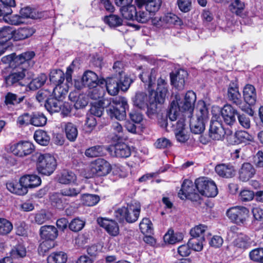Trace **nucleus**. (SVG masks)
<instances>
[{
  "label": "nucleus",
  "mask_w": 263,
  "mask_h": 263,
  "mask_svg": "<svg viewBox=\"0 0 263 263\" xmlns=\"http://www.w3.org/2000/svg\"><path fill=\"white\" fill-rule=\"evenodd\" d=\"M227 133L224 131L222 124L218 121H211L209 136L213 140H221Z\"/></svg>",
  "instance_id": "nucleus-17"
},
{
  "label": "nucleus",
  "mask_w": 263,
  "mask_h": 263,
  "mask_svg": "<svg viewBox=\"0 0 263 263\" xmlns=\"http://www.w3.org/2000/svg\"><path fill=\"white\" fill-rule=\"evenodd\" d=\"M68 85H57L53 90V94L56 99L62 100L65 97L68 92Z\"/></svg>",
  "instance_id": "nucleus-51"
},
{
  "label": "nucleus",
  "mask_w": 263,
  "mask_h": 263,
  "mask_svg": "<svg viewBox=\"0 0 263 263\" xmlns=\"http://www.w3.org/2000/svg\"><path fill=\"white\" fill-rule=\"evenodd\" d=\"M47 122V118L43 114L39 112L31 114V125L34 126H43Z\"/></svg>",
  "instance_id": "nucleus-46"
},
{
  "label": "nucleus",
  "mask_w": 263,
  "mask_h": 263,
  "mask_svg": "<svg viewBox=\"0 0 263 263\" xmlns=\"http://www.w3.org/2000/svg\"><path fill=\"white\" fill-rule=\"evenodd\" d=\"M227 215L233 222L240 225L244 224L249 216V210L246 207L236 206L229 209Z\"/></svg>",
  "instance_id": "nucleus-9"
},
{
  "label": "nucleus",
  "mask_w": 263,
  "mask_h": 263,
  "mask_svg": "<svg viewBox=\"0 0 263 263\" xmlns=\"http://www.w3.org/2000/svg\"><path fill=\"white\" fill-rule=\"evenodd\" d=\"M187 76V72L183 69L179 70L175 73H171V83L178 90H182L184 88L185 80Z\"/></svg>",
  "instance_id": "nucleus-19"
},
{
  "label": "nucleus",
  "mask_w": 263,
  "mask_h": 263,
  "mask_svg": "<svg viewBox=\"0 0 263 263\" xmlns=\"http://www.w3.org/2000/svg\"><path fill=\"white\" fill-rule=\"evenodd\" d=\"M227 139L230 144L234 145L252 141L253 138L252 135L244 130H239L233 134L232 132L229 130L227 133Z\"/></svg>",
  "instance_id": "nucleus-12"
},
{
  "label": "nucleus",
  "mask_w": 263,
  "mask_h": 263,
  "mask_svg": "<svg viewBox=\"0 0 263 263\" xmlns=\"http://www.w3.org/2000/svg\"><path fill=\"white\" fill-rule=\"evenodd\" d=\"M20 13L22 18L37 19L41 17V13L37 12L35 9L29 6L22 8L20 10Z\"/></svg>",
  "instance_id": "nucleus-38"
},
{
  "label": "nucleus",
  "mask_w": 263,
  "mask_h": 263,
  "mask_svg": "<svg viewBox=\"0 0 263 263\" xmlns=\"http://www.w3.org/2000/svg\"><path fill=\"white\" fill-rule=\"evenodd\" d=\"M245 8V4L242 1H232L229 6L230 11L237 15L242 17L243 11Z\"/></svg>",
  "instance_id": "nucleus-47"
},
{
  "label": "nucleus",
  "mask_w": 263,
  "mask_h": 263,
  "mask_svg": "<svg viewBox=\"0 0 263 263\" xmlns=\"http://www.w3.org/2000/svg\"><path fill=\"white\" fill-rule=\"evenodd\" d=\"M250 258L255 261L263 263V248H257L250 252Z\"/></svg>",
  "instance_id": "nucleus-62"
},
{
  "label": "nucleus",
  "mask_w": 263,
  "mask_h": 263,
  "mask_svg": "<svg viewBox=\"0 0 263 263\" xmlns=\"http://www.w3.org/2000/svg\"><path fill=\"white\" fill-rule=\"evenodd\" d=\"M12 152L16 156L24 157L30 155L33 151V145L29 142H22L14 144Z\"/></svg>",
  "instance_id": "nucleus-16"
},
{
  "label": "nucleus",
  "mask_w": 263,
  "mask_h": 263,
  "mask_svg": "<svg viewBox=\"0 0 263 263\" xmlns=\"http://www.w3.org/2000/svg\"><path fill=\"white\" fill-rule=\"evenodd\" d=\"M82 81L83 85L89 89L97 86L99 83L103 84L104 82V80H99L98 76L94 72L89 70L85 72L82 76Z\"/></svg>",
  "instance_id": "nucleus-18"
},
{
  "label": "nucleus",
  "mask_w": 263,
  "mask_h": 263,
  "mask_svg": "<svg viewBox=\"0 0 263 263\" xmlns=\"http://www.w3.org/2000/svg\"><path fill=\"white\" fill-rule=\"evenodd\" d=\"M65 132L67 138L73 142L77 138L78 132L76 125L71 122L66 123L65 125Z\"/></svg>",
  "instance_id": "nucleus-41"
},
{
  "label": "nucleus",
  "mask_w": 263,
  "mask_h": 263,
  "mask_svg": "<svg viewBox=\"0 0 263 263\" xmlns=\"http://www.w3.org/2000/svg\"><path fill=\"white\" fill-rule=\"evenodd\" d=\"M60 100L55 97L48 98L46 100L45 107L49 112L52 114L60 110L61 102Z\"/></svg>",
  "instance_id": "nucleus-36"
},
{
  "label": "nucleus",
  "mask_w": 263,
  "mask_h": 263,
  "mask_svg": "<svg viewBox=\"0 0 263 263\" xmlns=\"http://www.w3.org/2000/svg\"><path fill=\"white\" fill-rule=\"evenodd\" d=\"M215 171L217 174L224 178H231L234 175L235 170L230 164H220L216 166Z\"/></svg>",
  "instance_id": "nucleus-29"
},
{
  "label": "nucleus",
  "mask_w": 263,
  "mask_h": 263,
  "mask_svg": "<svg viewBox=\"0 0 263 263\" xmlns=\"http://www.w3.org/2000/svg\"><path fill=\"white\" fill-rule=\"evenodd\" d=\"M196 191L193 182L190 180L185 179L178 193V196L182 199L189 198L193 200H197L199 199V196Z\"/></svg>",
  "instance_id": "nucleus-11"
},
{
  "label": "nucleus",
  "mask_w": 263,
  "mask_h": 263,
  "mask_svg": "<svg viewBox=\"0 0 263 263\" xmlns=\"http://www.w3.org/2000/svg\"><path fill=\"white\" fill-rule=\"evenodd\" d=\"M13 40V29L10 26H4L0 29V44L3 45L10 39Z\"/></svg>",
  "instance_id": "nucleus-39"
},
{
  "label": "nucleus",
  "mask_w": 263,
  "mask_h": 263,
  "mask_svg": "<svg viewBox=\"0 0 263 263\" xmlns=\"http://www.w3.org/2000/svg\"><path fill=\"white\" fill-rule=\"evenodd\" d=\"M227 98L232 104L236 105L241 110L246 112L249 116L253 117L254 114V110L251 107L243 103L241 96L239 91L238 87L236 83L231 82L227 90Z\"/></svg>",
  "instance_id": "nucleus-4"
},
{
  "label": "nucleus",
  "mask_w": 263,
  "mask_h": 263,
  "mask_svg": "<svg viewBox=\"0 0 263 263\" xmlns=\"http://www.w3.org/2000/svg\"><path fill=\"white\" fill-rule=\"evenodd\" d=\"M10 254L12 258L18 259L23 258L26 255V249L23 245L19 243L13 247Z\"/></svg>",
  "instance_id": "nucleus-45"
},
{
  "label": "nucleus",
  "mask_w": 263,
  "mask_h": 263,
  "mask_svg": "<svg viewBox=\"0 0 263 263\" xmlns=\"http://www.w3.org/2000/svg\"><path fill=\"white\" fill-rule=\"evenodd\" d=\"M33 74L27 71L26 79L31 80L28 83L29 88L30 90H35L41 88L46 82L47 77L44 73H41L35 78H33Z\"/></svg>",
  "instance_id": "nucleus-21"
},
{
  "label": "nucleus",
  "mask_w": 263,
  "mask_h": 263,
  "mask_svg": "<svg viewBox=\"0 0 263 263\" xmlns=\"http://www.w3.org/2000/svg\"><path fill=\"white\" fill-rule=\"evenodd\" d=\"M168 84L165 77H160L157 80L156 90L152 88L149 90L150 93V105L147 115L151 118H154L158 114V105L164 102L165 97L168 91Z\"/></svg>",
  "instance_id": "nucleus-2"
},
{
  "label": "nucleus",
  "mask_w": 263,
  "mask_h": 263,
  "mask_svg": "<svg viewBox=\"0 0 263 263\" xmlns=\"http://www.w3.org/2000/svg\"><path fill=\"white\" fill-rule=\"evenodd\" d=\"M34 138L37 143L43 146L47 145L50 141V137L47 133L41 129L35 132Z\"/></svg>",
  "instance_id": "nucleus-43"
},
{
  "label": "nucleus",
  "mask_w": 263,
  "mask_h": 263,
  "mask_svg": "<svg viewBox=\"0 0 263 263\" xmlns=\"http://www.w3.org/2000/svg\"><path fill=\"white\" fill-rule=\"evenodd\" d=\"M13 226L11 221L4 218H0V235L7 236L12 231Z\"/></svg>",
  "instance_id": "nucleus-44"
},
{
  "label": "nucleus",
  "mask_w": 263,
  "mask_h": 263,
  "mask_svg": "<svg viewBox=\"0 0 263 263\" xmlns=\"http://www.w3.org/2000/svg\"><path fill=\"white\" fill-rule=\"evenodd\" d=\"M137 6L144 9L152 15L157 12L161 6V1H136Z\"/></svg>",
  "instance_id": "nucleus-27"
},
{
  "label": "nucleus",
  "mask_w": 263,
  "mask_h": 263,
  "mask_svg": "<svg viewBox=\"0 0 263 263\" xmlns=\"http://www.w3.org/2000/svg\"><path fill=\"white\" fill-rule=\"evenodd\" d=\"M140 212V206L133 204H127L116 211V217L119 220H125L128 223H133L138 219Z\"/></svg>",
  "instance_id": "nucleus-6"
},
{
  "label": "nucleus",
  "mask_w": 263,
  "mask_h": 263,
  "mask_svg": "<svg viewBox=\"0 0 263 263\" xmlns=\"http://www.w3.org/2000/svg\"><path fill=\"white\" fill-rule=\"evenodd\" d=\"M37 155L36 168L38 172L45 175H51L57 165L55 158L49 154H39Z\"/></svg>",
  "instance_id": "nucleus-5"
},
{
  "label": "nucleus",
  "mask_w": 263,
  "mask_h": 263,
  "mask_svg": "<svg viewBox=\"0 0 263 263\" xmlns=\"http://www.w3.org/2000/svg\"><path fill=\"white\" fill-rule=\"evenodd\" d=\"M103 107H106L108 115L111 119L123 120L126 117V110L128 107L127 101L123 98H116L111 101L104 99Z\"/></svg>",
  "instance_id": "nucleus-3"
},
{
  "label": "nucleus",
  "mask_w": 263,
  "mask_h": 263,
  "mask_svg": "<svg viewBox=\"0 0 263 263\" xmlns=\"http://www.w3.org/2000/svg\"><path fill=\"white\" fill-rule=\"evenodd\" d=\"M49 199L52 206L59 209H62L64 208V200L61 193L50 194Z\"/></svg>",
  "instance_id": "nucleus-49"
},
{
  "label": "nucleus",
  "mask_w": 263,
  "mask_h": 263,
  "mask_svg": "<svg viewBox=\"0 0 263 263\" xmlns=\"http://www.w3.org/2000/svg\"><path fill=\"white\" fill-rule=\"evenodd\" d=\"M133 102L134 105L136 106L140 109H144L146 107L147 111H148L150 105V96H149L148 103V97L145 93L142 92L137 93L134 98Z\"/></svg>",
  "instance_id": "nucleus-32"
},
{
  "label": "nucleus",
  "mask_w": 263,
  "mask_h": 263,
  "mask_svg": "<svg viewBox=\"0 0 263 263\" xmlns=\"http://www.w3.org/2000/svg\"><path fill=\"white\" fill-rule=\"evenodd\" d=\"M250 238L247 236L240 235L233 241V246L236 250L242 252L251 247Z\"/></svg>",
  "instance_id": "nucleus-33"
},
{
  "label": "nucleus",
  "mask_w": 263,
  "mask_h": 263,
  "mask_svg": "<svg viewBox=\"0 0 263 263\" xmlns=\"http://www.w3.org/2000/svg\"><path fill=\"white\" fill-rule=\"evenodd\" d=\"M90 90L88 92V96L93 100H97L101 98L103 95V88L99 86L98 84L97 86L95 87H91L89 89Z\"/></svg>",
  "instance_id": "nucleus-61"
},
{
  "label": "nucleus",
  "mask_w": 263,
  "mask_h": 263,
  "mask_svg": "<svg viewBox=\"0 0 263 263\" xmlns=\"http://www.w3.org/2000/svg\"><path fill=\"white\" fill-rule=\"evenodd\" d=\"M35 32V29L31 27L26 26L13 29V40L23 41L31 37Z\"/></svg>",
  "instance_id": "nucleus-23"
},
{
  "label": "nucleus",
  "mask_w": 263,
  "mask_h": 263,
  "mask_svg": "<svg viewBox=\"0 0 263 263\" xmlns=\"http://www.w3.org/2000/svg\"><path fill=\"white\" fill-rule=\"evenodd\" d=\"M207 230L206 226L200 224L193 228L190 230V234L192 237H205V233Z\"/></svg>",
  "instance_id": "nucleus-57"
},
{
  "label": "nucleus",
  "mask_w": 263,
  "mask_h": 263,
  "mask_svg": "<svg viewBox=\"0 0 263 263\" xmlns=\"http://www.w3.org/2000/svg\"><path fill=\"white\" fill-rule=\"evenodd\" d=\"M31 114L25 112L20 115L17 119L16 123L20 127L27 126L31 124Z\"/></svg>",
  "instance_id": "nucleus-59"
},
{
  "label": "nucleus",
  "mask_w": 263,
  "mask_h": 263,
  "mask_svg": "<svg viewBox=\"0 0 263 263\" xmlns=\"http://www.w3.org/2000/svg\"><path fill=\"white\" fill-rule=\"evenodd\" d=\"M163 239L165 242H167L170 244H174L182 240L183 239V235L182 233H174L173 230H169L164 235Z\"/></svg>",
  "instance_id": "nucleus-42"
},
{
  "label": "nucleus",
  "mask_w": 263,
  "mask_h": 263,
  "mask_svg": "<svg viewBox=\"0 0 263 263\" xmlns=\"http://www.w3.org/2000/svg\"><path fill=\"white\" fill-rule=\"evenodd\" d=\"M117 7H120V11L123 17L126 20H134L137 8L133 1H114Z\"/></svg>",
  "instance_id": "nucleus-13"
},
{
  "label": "nucleus",
  "mask_w": 263,
  "mask_h": 263,
  "mask_svg": "<svg viewBox=\"0 0 263 263\" xmlns=\"http://www.w3.org/2000/svg\"><path fill=\"white\" fill-rule=\"evenodd\" d=\"M243 96L245 102L249 104V107L255 104L256 101V92L254 86L251 84L246 85L243 88Z\"/></svg>",
  "instance_id": "nucleus-26"
},
{
  "label": "nucleus",
  "mask_w": 263,
  "mask_h": 263,
  "mask_svg": "<svg viewBox=\"0 0 263 263\" xmlns=\"http://www.w3.org/2000/svg\"><path fill=\"white\" fill-rule=\"evenodd\" d=\"M34 56L35 53L32 51L25 52L15 58L14 62L26 69L28 67L33 65L34 63L31 60Z\"/></svg>",
  "instance_id": "nucleus-24"
},
{
  "label": "nucleus",
  "mask_w": 263,
  "mask_h": 263,
  "mask_svg": "<svg viewBox=\"0 0 263 263\" xmlns=\"http://www.w3.org/2000/svg\"><path fill=\"white\" fill-rule=\"evenodd\" d=\"M76 180V176L72 172L64 171L59 177V182L62 184H69Z\"/></svg>",
  "instance_id": "nucleus-53"
},
{
  "label": "nucleus",
  "mask_w": 263,
  "mask_h": 263,
  "mask_svg": "<svg viewBox=\"0 0 263 263\" xmlns=\"http://www.w3.org/2000/svg\"><path fill=\"white\" fill-rule=\"evenodd\" d=\"M196 100V94L193 91H187L183 101L177 103L173 101L171 102L168 117L173 121L178 118L180 111L184 112L182 116L190 119L191 132L195 134H200L205 129V124L209 119V111L205 102L200 101L195 108V115H193Z\"/></svg>",
  "instance_id": "nucleus-1"
},
{
  "label": "nucleus",
  "mask_w": 263,
  "mask_h": 263,
  "mask_svg": "<svg viewBox=\"0 0 263 263\" xmlns=\"http://www.w3.org/2000/svg\"><path fill=\"white\" fill-rule=\"evenodd\" d=\"M158 75V69L153 68L150 70H146L140 75L141 81L147 86L148 90H150L155 85L156 77Z\"/></svg>",
  "instance_id": "nucleus-20"
},
{
  "label": "nucleus",
  "mask_w": 263,
  "mask_h": 263,
  "mask_svg": "<svg viewBox=\"0 0 263 263\" xmlns=\"http://www.w3.org/2000/svg\"><path fill=\"white\" fill-rule=\"evenodd\" d=\"M117 79L115 77H113L108 78L106 81H104V83H105L106 84V89L108 93L111 96L117 95L119 88H120Z\"/></svg>",
  "instance_id": "nucleus-35"
},
{
  "label": "nucleus",
  "mask_w": 263,
  "mask_h": 263,
  "mask_svg": "<svg viewBox=\"0 0 263 263\" xmlns=\"http://www.w3.org/2000/svg\"><path fill=\"white\" fill-rule=\"evenodd\" d=\"M103 146L96 145L86 149L85 155L89 158L99 157L103 154Z\"/></svg>",
  "instance_id": "nucleus-54"
},
{
  "label": "nucleus",
  "mask_w": 263,
  "mask_h": 263,
  "mask_svg": "<svg viewBox=\"0 0 263 263\" xmlns=\"http://www.w3.org/2000/svg\"><path fill=\"white\" fill-rule=\"evenodd\" d=\"M40 235L42 239L44 240L40 246L44 251L47 250L46 248H44L46 247L49 240H50V244L47 249H51L54 247L53 241L58 235V231L54 226L49 225L42 226L40 229Z\"/></svg>",
  "instance_id": "nucleus-8"
},
{
  "label": "nucleus",
  "mask_w": 263,
  "mask_h": 263,
  "mask_svg": "<svg viewBox=\"0 0 263 263\" xmlns=\"http://www.w3.org/2000/svg\"><path fill=\"white\" fill-rule=\"evenodd\" d=\"M21 182L28 190V188L39 186L41 183V179L36 175H26L21 177Z\"/></svg>",
  "instance_id": "nucleus-31"
},
{
  "label": "nucleus",
  "mask_w": 263,
  "mask_h": 263,
  "mask_svg": "<svg viewBox=\"0 0 263 263\" xmlns=\"http://www.w3.org/2000/svg\"><path fill=\"white\" fill-rule=\"evenodd\" d=\"M238 112L230 104H226L221 110V114L224 122L229 125H232L236 122L235 116Z\"/></svg>",
  "instance_id": "nucleus-14"
},
{
  "label": "nucleus",
  "mask_w": 263,
  "mask_h": 263,
  "mask_svg": "<svg viewBox=\"0 0 263 263\" xmlns=\"http://www.w3.org/2000/svg\"><path fill=\"white\" fill-rule=\"evenodd\" d=\"M6 186L10 192L18 195H24L28 192V190L21 182V178L18 182L15 181L7 183Z\"/></svg>",
  "instance_id": "nucleus-30"
},
{
  "label": "nucleus",
  "mask_w": 263,
  "mask_h": 263,
  "mask_svg": "<svg viewBox=\"0 0 263 263\" xmlns=\"http://www.w3.org/2000/svg\"><path fill=\"white\" fill-rule=\"evenodd\" d=\"M254 166L250 163H243L239 170V179L243 182H247L255 174Z\"/></svg>",
  "instance_id": "nucleus-22"
},
{
  "label": "nucleus",
  "mask_w": 263,
  "mask_h": 263,
  "mask_svg": "<svg viewBox=\"0 0 263 263\" xmlns=\"http://www.w3.org/2000/svg\"><path fill=\"white\" fill-rule=\"evenodd\" d=\"M24 98V96L18 97L16 94L9 92L5 97V103L8 106L16 105L22 102Z\"/></svg>",
  "instance_id": "nucleus-48"
},
{
  "label": "nucleus",
  "mask_w": 263,
  "mask_h": 263,
  "mask_svg": "<svg viewBox=\"0 0 263 263\" xmlns=\"http://www.w3.org/2000/svg\"><path fill=\"white\" fill-rule=\"evenodd\" d=\"M85 226V222L79 218L73 219L69 224V229L74 232L81 230Z\"/></svg>",
  "instance_id": "nucleus-64"
},
{
  "label": "nucleus",
  "mask_w": 263,
  "mask_h": 263,
  "mask_svg": "<svg viewBox=\"0 0 263 263\" xmlns=\"http://www.w3.org/2000/svg\"><path fill=\"white\" fill-rule=\"evenodd\" d=\"M48 263H66L67 255L63 251H55L50 253L47 258Z\"/></svg>",
  "instance_id": "nucleus-34"
},
{
  "label": "nucleus",
  "mask_w": 263,
  "mask_h": 263,
  "mask_svg": "<svg viewBox=\"0 0 263 263\" xmlns=\"http://www.w3.org/2000/svg\"><path fill=\"white\" fill-rule=\"evenodd\" d=\"M139 228L144 235H150L153 233V224L148 218H143L139 224Z\"/></svg>",
  "instance_id": "nucleus-56"
},
{
  "label": "nucleus",
  "mask_w": 263,
  "mask_h": 263,
  "mask_svg": "<svg viewBox=\"0 0 263 263\" xmlns=\"http://www.w3.org/2000/svg\"><path fill=\"white\" fill-rule=\"evenodd\" d=\"M97 222L100 227L104 228L109 235L116 236L119 234V226L115 220L99 217L97 219Z\"/></svg>",
  "instance_id": "nucleus-15"
},
{
  "label": "nucleus",
  "mask_w": 263,
  "mask_h": 263,
  "mask_svg": "<svg viewBox=\"0 0 263 263\" xmlns=\"http://www.w3.org/2000/svg\"><path fill=\"white\" fill-rule=\"evenodd\" d=\"M104 22L111 27H116L122 24V19L118 15L111 14L106 16L104 18Z\"/></svg>",
  "instance_id": "nucleus-55"
},
{
  "label": "nucleus",
  "mask_w": 263,
  "mask_h": 263,
  "mask_svg": "<svg viewBox=\"0 0 263 263\" xmlns=\"http://www.w3.org/2000/svg\"><path fill=\"white\" fill-rule=\"evenodd\" d=\"M84 204L91 206L96 205L100 200V198L96 195L86 194L83 196Z\"/></svg>",
  "instance_id": "nucleus-60"
},
{
  "label": "nucleus",
  "mask_w": 263,
  "mask_h": 263,
  "mask_svg": "<svg viewBox=\"0 0 263 263\" xmlns=\"http://www.w3.org/2000/svg\"><path fill=\"white\" fill-rule=\"evenodd\" d=\"M204 240L205 237H192L188 241V245L193 250L200 251L203 249V242Z\"/></svg>",
  "instance_id": "nucleus-52"
},
{
  "label": "nucleus",
  "mask_w": 263,
  "mask_h": 263,
  "mask_svg": "<svg viewBox=\"0 0 263 263\" xmlns=\"http://www.w3.org/2000/svg\"><path fill=\"white\" fill-rule=\"evenodd\" d=\"M111 170L109 163L102 158L96 159L90 165V172L93 176H106L110 173Z\"/></svg>",
  "instance_id": "nucleus-10"
},
{
  "label": "nucleus",
  "mask_w": 263,
  "mask_h": 263,
  "mask_svg": "<svg viewBox=\"0 0 263 263\" xmlns=\"http://www.w3.org/2000/svg\"><path fill=\"white\" fill-rule=\"evenodd\" d=\"M114 151L116 157L126 158L131 155L130 147L125 143L119 142L114 146Z\"/></svg>",
  "instance_id": "nucleus-28"
},
{
  "label": "nucleus",
  "mask_w": 263,
  "mask_h": 263,
  "mask_svg": "<svg viewBox=\"0 0 263 263\" xmlns=\"http://www.w3.org/2000/svg\"><path fill=\"white\" fill-rule=\"evenodd\" d=\"M195 184L196 190L203 196L214 197L217 195L218 190L215 182L208 178L197 179Z\"/></svg>",
  "instance_id": "nucleus-7"
},
{
  "label": "nucleus",
  "mask_w": 263,
  "mask_h": 263,
  "mask_svg": "<svg viewBox=\"0 0 263 263\" xmlns=\"http://www.w3.org/2000/svg\"><path fill=\"white\" fill-rule=\"evenodd\" d=\"M237 119L240 125L245 129H249L251 127V120L248 115L245 114L238 113Z\"/></svg>",
  "instance_id": "nucleus-63"
},
{
  "label": "nucleus",
  "mask_w": 263,
  "mask_h": 263,
  "mask_svg": "<svg viewBox=\"0 0 263 263\" xmlns=\"http://www.w3.org/2000/svg\"><path fill=\"white\" fill-rule=\"evenodd\" d=\"M22 69L21 71L13 72L5 78V82L8 86H11L18 83L22 85L20 81L23 78L26 79L27 70L24 67H21Z\"/></svg>",
  "instance_id": "nucleus-25"
},
{
  "label": "nucleus",
  "mask_w": 263,
  "mask_h": 263,
  "mask_svg": "<svg viewBox=\"0 0 263 263\" xmlns=\"http://www.w3.org/2000/svg\"><path fill=\"white\" fill-rule=\"evenodd\" d=\"M137 8L134 20L141 23H146L151 18V14L147 11H145L144 8H139L138 6Z\"/></svg>",
  "instance_id": "nucleus-50"
},
{
  "label": "nucleus",
  "mask_w": 263,
  "mask_h": 263,
  "mask_svg": "<svg viewBox=\"0 0 263 263\" xmlns=\"http://www.w3.org/2000/svg\"><path fill=\"white\" fill-rule=\"evenodd\" d=\"M50 81L57 85H62L64 81V73L60 69H53L51 71L49 75Z\"/></svg>",
  "instance_id": "nucleus-40"
},
{
  "label": "nucleus",
  "mask_w": 263,
  "mask_h": 263,
  "mask_svg": "<svg viewBox=\"0 0 263 263\" xmlns=\"http://www.w3.org/2000/svg\"><path fill=\"white\" fill-rule=\"evenodd\" d=\"M115 77L118 79L120 89L123 91L127 90L132 83V79L125 74V73L119 76L116 75Z\"/></svg>",
  "instance_id": "nucleus-58"
},
{
  "label": "nucleus",
  "mask_w": 263,
  "mask_h": 263,
  "mask_svg": "<svg viewBox=\"0 0 263 263\" xmlns=\"http://www.w3.org/2000/svg\"><path fill=\"white\" fill-rule=\"evenodd\" d=\"M159 20L168 25L181 26L182 24L181 20L176 14L173 13H168L162 17H160Z\"/></svg>",
  "instance_id": "nucleus-37"
}]
</instances>
